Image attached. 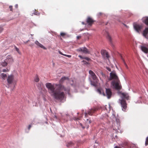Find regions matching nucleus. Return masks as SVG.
<instances>
[{
	"instance_id": "43",
	"label": "nucleus",
	"mask_w": 148,
	"mask_h": 148,
	"mask_svg": "<svg viewBox=\"0 0 148 148\" xmlns=\"http://www.w3.org/2000/svg\"><path fill=\"white\" fill-rule=\"evenodd\" d=\"M59 53H60V54H61V55H64V54H62V53L61 52H60V51H59Z\"/></svg>"
},
{
	"instance_id": "18",
	"label": "nucleus",
	"mask_w": 148,
	"mask_h": 148,
	"mask_svg": "<svg viewBox=\"0 0 148 148\" xmlns=\"http://www.w3.org/2000/svg\"><path fill=\"white\" fill-rule=\"evenodd\" d=\"M107 52L106 50L103 49L101 50V53L103 56H105V54Z\"/></svg>"
},
{
	"instance_id": "8",
	"label": "nucleus",
	"mask_w": 148,
	"mask_h": 148,
	"mask_svg": "<svg viewBox=\"0 0 148 148\" xmlns=\"http://www.w3.org/2000/svg\"><path fill=\"white\" fill-rule=\"evenodd\" d=\"M78 51H79L83 52L85 53H89L90 52L86 47H82L79 48Z\"/></svg>"
},
{
	"instance_id": "54",
	"label": "nucleus",
	"mask_w": 148,
	"mask_h": 148,
	"mask_svg": "<svg viewBox=\"0 0 148 148\" xmlns=\"http://www.w3.org/2000/svg\"><path fill=\"white\" fill-rule=\"evenodd\" d=\"M88 128V127H87V128Z\"/></svg>"
},
{
	"instance_id": "46",
	"label": "nucleus",
	"mask_w": 148,
	"mask_h": 148,
	"mask_svg": "<svg viewBox=\"0 0 148 148\" xmlns=\"http://www.w3.org/2000/svg\"><path fill=\"white\" fill-rule=\"evenodd\" d=\"M101 74L103 76V72H101Z\"/></svg>"
},
{
	"instance_id": "11",
	"label": "nucleus",
	"mask_w": 148,
	"mask_h": 148,
	"mask_svg": "<svg viewBox=\"0 0 148 148\" xmlns=\"http://www.w3.org/2000/svg\"><path fill=\"white\" fill-rule=\"evenodd\" d=\"M5 60L8 63H11L13 61L12 58L10 55L8 56H7L6 59H5Z\"/></svg>"
},
{
	"instance_id": "38",
	"label": "nucleus",
	"mask_w": 148,
	"mask_h": 148,
	"mask_svg": "<svg viewBox=\"0 0 148 148\" xmlns=\"http://www.w3.org/2000/svg\"><path fill=\"white\" fill-rule=\"evenodd\" d=\"M81 38V36H78L77 37V40L80 39Z\"/></svg>"
},
{
	"instance_id": "53",
	"label": "nucleus",
	"mask_w": 148,
	"mask_h": 148,
	"mask_svg": "<svg viewBox=\"0 0 148 148\" xmlns=\"http://www.w3.org/2000/svg\"><path fill=\"white\" fill-rule=\"evenodd\" d=\"M26 132H27V133H28V131H27H27H26Z\"/></svg>"
},
{
	"instance_id": "23",
	"label": "nucleus",
	"mask_w": 148,
	"mask_h": 148,
	"mask_svg": "<svg viewBox=\"0 0 148 148\" xmlns=\"http://www.w3.org/2000/svg\"><path fill=\"white\" fill-rule=\"evenodd\" d=\"M33 14L35 15H40V14L38 12V11L36 10L34 11Z\"/></svg>"
},
{
	"instance_id": "17",
	"label": "nucleus",
	"mask_w": 148,
	"mask_h": 148,
	"mask_svg": "<svg viewBox=\"0 0 148 148\" xmlns=\"http://www.w3.org/2000/svg\"><path fill=\"white\" fill-rule=\"evenodd\" d=\"M0 76L3 79H5V78L7 77V75L6 74H5L4 73H2L0 75Z\"/></svg>"
},
{
	"instance_id": "3",
	"label": "nucleus",
	"mask_w": 148,
	"mask_h": 148,
	"mask_svg": "<svg viewBox=\"0 0 148 148\" xmlns=\"http://www.w3.org/2000/svg\"><path fill=\"white\" fill-rule=\"evenodd\" d=\"M112 84L114 88L116 90H120L122 88V86L119 80L113 81L112 82Z\"/></svg>"
},
{
	"instance_id": "25",
	"label": "nucleus",
	"mask_w": 148,
	"mask_h": 148,
	"mask_svg": "<svg viewBox=\"0 0 148 148\" xmlns=\"http://www.w3.org/2000/svg\"><path fill=\"white\" fill-rule=\"evenodd\" d=\"M35 81L36 82H38L39 80V79L38 77L37 76L34 79Z\"/></svg>"
},
{
	"instance_id": "19",
	"label": "nucleus",
	"mask_w": 148,
	"mask_h": 148,
	"mask_svg": "<svg viewBox=\"0 0 148 148\" xmlns=\"http://www.w3.org/2000/svg\"><path fill=\"white\" fill-rule=\"evenodd\" d=\"M8 64V63L5 60L3 62L1 63V64L3 66H5L7 65Z\"/></svg>"
},
{
	"instance_id": "6",
	"label": "nucleus",
	"mask_w": 148,
	"mask_h": 148,
	"mask_svg": "<svg viewBox=\"0 0 148 148\" xmlns=\"http://www.w3.org/2000/svg\"><path fill=\"white\" fill-rule=\"evenodd\" d=\"M110 76L111 79H114L115 81L119 80L115 72H111L110 73Z\"/></svg>"
},
{
	"instance_id": "40",
	"label": "nucleus",
	"mask_w": 148,
	"mask_h": 148,
	"mask_svg": "<svg viewBox=\"0 0 148 148\" xmlns=\"http://www.w3.org/2000/svg\"><path fill=\"white\" fill-rule=\"evenodd\" d=\"M15 7L16 8H18V4H16L15 5Z\"/></svg>"
},
{
	"instance_id": "21",
	"label": "nucleus",
	"mask_w": 148,
	"mask_h": 148,
	"mask_svg": "<svg viewBox=\"0 0 148 148\" xmlns=\"http://www.w3.org/2000/svg\"><path fill=\"white\" fill-rule=\"evenodd\" d=\"M107 106L106 105L105 109L107 111H110V105L109 104L107 107Z\"/></svg>"
},
{
	"instance_id": "32",
	"label": "nucleus",
	"mask_w": 148,
	"mask_h": 148,
	"mask_svg": "<svg viewBox=\"0 0 148 148\" xmlns=\"http://www.w3.org/2000/svg\"><path fill=\"white\" fill-rule=\"evenodd\" d=\"M84 59H85L88 61H89L90 60V58H89L88 57H84Z\"/></svg>"
},
{
	"instance_id": "24",
	"label": "nucleus",
	"mask_w": 148,
	"mask_h": 148,
	"mask_svg": "<svg viewBox=\"0 0 148 148\" xmlns=\"http://www.w3.org/2000/svg\"><path fill=\"white\" fill-rule=\"evenodd\" d=\"M14 47L16 51L18 52V53L19 54H21V52L19 51V49L18 48H17L16 46H15Z\"/></svg>"
},
{
	"instance_id": "49",
	"label": "nucleus",
	"mask_w": 148,
	"mask_h": 148,
	"mask_svg": "<svg viewBox=\"0 0 148 148\" xmlns=\"http://www.w3.org/2000/svg\"><path fill=\"white\" fill-rule=\"evenodd\" d=\"M103 119H104V120H105L106 119L105 118V117H104L103 118Z\"/></svg>"
},
{
	"instance_id": "27",
	"label": "nucleus",
	"mask_w": 148,
	"mask_h": 148,
	"mask_svg": "<svg viewBox=\"0 0 148 148\" xmlns=\"http://www.w3.org/2000/svg\"><path fill=\"white\" fill-rule=\"evenodd\" d=\"M9 8L10 9V11L12 12H13V8L12 6L11 5H10L9 6Z\"/></svg>"
},
{
	"instance_id": "44",
	"label": "nucleus",
	"mask_w": 148,
	"mask_h": 148,
	"mask_svg": "<svg viewBox=\"0 0 148 148\" xmlns=\"http://www.w3.org/2000/svg\"><path fill=\"white\" fill-rule=\"evenodd\" d=\"M114 148H119V147L117 146H116L114 147Z\"/></svg>"
},
{
	"instance_id": "7",
	"label": "nucleus",
	"mask_w": 148,
	"mask_h": 148,
	"mask_svg": "<svg viewBox=\"0 0 148 148\" xmlns=\"http://www.w3.org/2000/svg\"><path fill=\"white\" fill-rule=\"evenodd\" d=\"M134 29L138 33L140 31L141 29L143 28L142 25H139L138 24H134Z\"/></svg>"
},
{
	"instance_id": "55",
	"label": "nucleus",
	"mask_w": 148,
	"mask_h": 148,
	"mask_svg": "<svg viewBox=\"0 0 148 148\" xmlns=\"http://www.w3.org/2000/svg\"><path fill=\"white\" fill-rule=\"evenodd\" d=\"M87 120H88V119H87Z\"/></svg>"
},
{
	"instance_id": "29",
	"label": "nucleus",
	"mask_w": 148,
	"mask_h": 148,
	"mask_svg": "<svg viewBox=\"0 0 148 148\" xmlns=\"http://www.w3.org/2000/svg\"><path fill=\"white\" fill-rule=\"evenodd\" d=\"M97 91L100 94H101L102 92V90H101L100 89H97Z\"/></svg>"
},
{
	"instance_id": "33",
	"label": "nucleus",
	"mask_w": 148,
	"mask_h": 148,
	"mask_svg": "<svg viewBox=\"0 0 148 148\" xmlns=\"http://www.w3.org/2000/svg\"><path fill=\"white\" fill-rule=\"evenodd\" d=\"M113 120H116V121L119 120V119H116V118H115V116H114V115L113 116Z\"/></svg>"
},
{
	"instance_id": "9",
	"label": "nucleus",
	"mask_w": 148,
	"mask_h": 148,
	"mask_svg": "<svg viewBox=\"0 0 148 148\" xmlns=\"http://www.w3.org/2000/svg\"><path fill=\"white\" fill-rule=\"evenodd\" d=\"M97 110V109L95 108L92 109L91 110H90L88 111V113H85V116H86L88 114L90 115H92V114Z\"/></svg>"
},
{
	"instance_id": "26",
	"label": "nucleus",
	"mask_w": 148,
	"mask_h": 148,
	"mask_svg": "<svg viewBox=\"0 0 148 148\" xmlns=\"http://www.w3.org/2000/svg\"><path fill=\"white\" fill-rule=\"evenodd\" d=\"M145 144L146 146L148 144V136L146 138Z\"/></svg>"
},
{
	"instance_id": "36",
	"label": "nucleus",
	"mask_w": 148,
	"mask_h": 148,
	"mask_svg": "<svg viewBox=\"0 0 148 148\" xmlns=\"http://www.w3.org/2000/svg\"><path fill=\"white\" fill-rule=\"evenodd\" d=\"M9 71V70L8 69H3L2 71L3 72H5L6 71Z\"/></svg>"
},
{
	"instance_id": "28",
	"label": "nucleus",
	"mask_w": 148,
	"mask_h": 148,
	"mask_svg": "<svg viewBox=\"0 0 148 148\" xmlns=\"http://www.w3.org/2000/svg\"><path fill=\"white\" fill-rule=\"evenodd\" d=\"M66 35V34L64 33L61 32L60 33V35L62 37H64Z\"/></svg>"
},
{
	"instance_id": "12",
	"label": "nucleus",
	"mask_w": 148,
	"mask_h": 148,
	"mask_svg": "<svg viewBox=\"0 0 148 148\" xmlns=\"http://www.w3.org/2000/svg\"><path fill=\"white\" fill-rule=\"evenodd\" d=\"M95 21L90 17H88L86 20V22L89 25L91 26L93 24Z\"/></svg>"
},
{
	"instance_id": "42",
	"label": "nucleus",
	"mask_w": 148,
	"mask_h": 148,
	"mask_svg": "<svg viewBox=\"0 0 148 148\" xmlns=\"http://www.w3.org/2000/svg\"><path fill=\"white\" fill-rule=\"evenodd\" d=\"M29 40H28L26 42H24V43L25 44H26L28 42H29Z\"/></svg>"
},
{
	"instance_id": "31",
	"label": "nucleus",
	"mask_w": 148,
	"mask_h": 148,
	"mask_svg": "<svg viewBox=\"0 0 148 148\" xmlns=\"http://www.w3.org/2000/svg\"><path fill=\"white\" fill-rule=\"evenodd\" d=\"M107 37L108 39L110 41H111V38L110 36L109 35H108Z\"/></svg>"
},
{
	"instance_id": "51",
	"label": "nucleus",
	"mask_w": 148,
	"mask_h": 148,
	"mask_svg": "<svg viewBox=\"0 0 148 148\" xmlns=\"http://www.w3.org/2000/svg\"><path fill=\"white\" fill-rule=\"evenodd\" d=\"M89 123H91L90 121H89Z\"/></svg>"
},
{
	"instance_id": "20",
	"label": "nucleus",
	"mask_w": 148,
	"mask_h": 148,
	"mask_svg": "<svg viewBox=\"0 0 148 148\" xmlns=\"http://www.w3.org/2000/svg\"><path fill=\"white\" fill-rule=\"evenodd\" d=\"M74 145V143L72 142H70L69 143L66 145V146L68 147H71L72 146Z\"/></svg>"
},
{
	"instance_id": "16",
	"label": "nucleus",
	"mask_w": 148,
	"mask_h": 148,
	"mask_svg": "<svg viewBox=\"0 0 148 148\" xmlns=\"http://www.w3.org/2000/svg\"><path fill=\"white\" fill-rule=\"evenodd\" d=\"M121 95L125 99L127 100L129 99V96L127 94L125 93H122Z\"/></svg>"
},
{
	"instance_id": "45",
	"label": "nucleus",
	"mask_w": 148,
	"mask_h": 148,
	"mask_svg": "<svg viewBox=\"0 0 148 148\" xmlns=\"http://www.w3.org/2000/svg\"><path fill=\"white\" fill-rule=\"evenodd\" d=\"M81 126H82V127L83 128H84L85 127H82V124H81Z\"/></svg>"
},
{
	"instance_id": "34",
	"label": "nucleus",
	"mask_w": 148,
	"mask_h": 148,
	"mask_svg": "<svg viewBox=\"0 0 148 148\" xmlns=\"http://www.w3.org/2000/svg\"><path fill=\"white\" fill-rule=\"evenodd\" d=\"M106 69L107 70H108L109 71H111V69L110 68H109L108 67H106Z\"/></svg>"
},
{
	"instance_id": "2",
	"label": "nucleus",
	"mask_w": 148,
	"mask_h": 148,
	"mask_svg": "<svg viewBox=\"0 0 148 148\" xmlns=\"http://www.w3.org/2000/svg\"><path fill=\"white\" fill-rule=\"evenodd\" d=\"M143 22L148 27H146L143 31L142 34L143 36L147 37V34H148V16H145L142 18Z\"/></svg>"
},
{
	"instance_id": "4",
	"label": "nucleus",
	"mask_w": 148,
	"mask_h": 148,
	"mask_svg": "<svg viewBox=\"0 0 148 148\" xmlns=\"http://www.w3.org/2000/svg\"><path fill=\"white\" fill-rule=\"evenodd\" d=\"M106 94H105L104 92L103 94L104 96H107L108 99H110L112 95V92L110 88H106Z\"/></svg>"
},
{
	"instance_id": "15",
	"label": "nucleus",
	"mask_w": 148,
	"mask_h": 148,
	"mask_svg": "<svg viewBox=\"0 0 148 148\" xmlns=\"http://www.w3.org/2000/svg\"><path fill=\"white\" fill-rule=\"evenodd\" d=\"M35 43L38 46H39L40 47H41L43 49H44L46 50L47 48L45 47L44 46L40 44L39 42L38 41L36 40L35 42Z\"/></svg>"
},
{
	"instance_id": "41",
	"label": "nucleus",
	"mask_w": 148,
	"mask_h": 148,
	"mask_svg": "<svg viewBox=\"0 0 148 148\" xmlns=\"http://www.w3.org/2000/svg\"><path fill=\"white\" fill-rule=\"evenodd\" d=\"M79 57L81 58V59H84V58H83V57L82 56H79Z\"/></svg>"
},
{
	"instance_id": "37",
	"label": "nucleus",
	"mask_w": 148,
	"mask_h": 148,
	"mask_svg": "<svg viewBox=\"0 0 148 148\" xmlns=\"http://www.w3.org/2000/svg\"><path fill=\"white\" fill-rule=\"evenodd\" d=\"M64 56H65L69 58H70L71 57V55H66V54H64Z\"/></svg>"
},
{
	"instance_id": "1",
	"label": "nucleus",
	"mask_w": 148,
	"mask_h": 148,
	"mask_svg": "<svg viewBox=\"0 0 148 148\" xmlns=\"http://www.w3.org/2000/svg\"><path fill=\"white\" fill-rule=\"evenodd\" d=\"M68 79L66 77H62L59 81V84H56L55 87L53 85L50 83H47L45 85L49 93L54 99L60 101L63 100L65 97V93L69 94L70 88L65 87L62 84L64 81Z\"/></svg>"
},
{
	"instance_id": "39",
	"label": "nucleus",
	"mask_w": 148,
	"mask_h": 148,
	"mask_svg": "<svg viewBox=\"0 0 148 148\" xmlns=\"http://www.w3.org/2000/svg\"><path fill=\"white\" fill-rule=\"evenodd\" d=\"M31 127V125H29L28 127V130H29V129Z\"/></svg>"
},
{
	"instance_id": "5",
	"label": "nucleus",
	"mask_w": 148,
	"mask_h": 148,
	"mask_svg": "<svg viewBox=\"0 0 148 148\" xmlns=\"http://www.w3.org/2000/svg\"><path fill=\"white\" fill-rule=\"evenodd\" d=\"M121 104L122 108V110L124 111H125L127 107V104L125 101L123 99L121 100Z\"/></svg>"
},
{
	"instance_id": "52",
	"label": "nucleus",
	"mask_w": 148,
	"mask_h": 148,
	"mask_svg": "<svg viewBox=\"0 0 148 148\" xmlns=\"http://www.w3.org/2000/svg\"><path fill=\"white\" fill-rule=\"evenodd\" d=\"M105 115L106 116H107V117H108V116L106 114H105Z\"/></svg>"
},
{
	"instance_id": "30",
	"label": "nucleus",
	"mask_w": 148,
	"mask_h": 148,
	"mask_svg": "<svg viewBox=\"0 0 148 148\" xmlns=\"http://www.w3.org/2000/svg\"><path fill=\"white\" fill-rule=\"evenodd\" d=\"M105 56L107 58H108L109 57V56L108 52H107L105 54Z\"/></svg>"
},
{
	"instance_id": "47",
	"label": "nucleus",
	"mask_w": 148,
	"mask_h": 148,
	"mask_svg": "<svg viewBox=\"0 0 148 148\" xmlns=\"http://www.w3.org/2000/svg\"><path fill=\"white\" fill-rule=\"evenodd\" d=\"M76 120H80L81 119H80V118H77V119H76Z\"/></svg>"
},
{
	"instance_id": "35",
	"label": "nucleus",
	"mask_w": 148,
	"mask_h": 148,
	"mask_svg": "<svg viewBox=\"0 0 148 148\" xmlns=\"http://www.w3.org/2000/svg\"><path fill=\"white\" fill-rule=\"evenodd\" d=\"M3 30V28L2 27H0V33H1Z\"/></svg>"
},
{
	"instance_id": "48",
	"label": "nucleus",
	"mask_w": 148,
	"mask_h": 148,
	"mask_svg": "<svg viewBox=\"0 0 148 148\" xmlns=\"http://www.w3.org/2000/svg\"><path fill=\"white\" fill-rule=\"evenodd\" d=\"M99 14L100 15H101L102 14V13H101V12L99 13Z\"/></svg>"
},
{
	"instance_id": "10",
	"label": "nucleus",
	"mask_w": 148,
	"mask_h": 148,
	"mask_svg": "<svg viewBox=\"0 0 148 148\" xmlns=\"http://www.w3.org/2000/svg\"><path fill=\"white\" fill-rule=\"evenodd\" d=\"M14 79V76L12 75L9 76L7 79V81L8 84H11L12 83Z\"/></svg>"
},
{
	"instance_id": "13",
	"label": "nucleus",
	"mask_w": 148,
	"mask_h": 148,
	"mask_svg": "<svg viewBox=\"0 0 148 148\" xmlns=\"http://www.w3.org/2000/svg\"><path fill=\"white\" fill-rule=\"evenodd\" d=\"M147 47L148 48L144 46H140V48L142 51L146 53H148V45ZM147 56L148 57V54Z\"/></svg>"
},
{
	"instance_id": "14",
	"label": "nucleus",
	"mask_w": 148,
	"mask_h": 148,
	"mask_svg": "<svg viewBox=\"0 0 148 148\" xmlns=\"http://www.w3.org/2000/svg\"><path fill=\"white\" fill-rule=\"evenodd\" d=\"M89 73L91 75L92 79L94 80H96L97 78L96 75L91 70H90Z\"/></svg>"
},
{
	"instance_id": "22",
	"label": "nucleus",
	"mask_w": 148,
	"mask_h": 148,
	"mask_svg": "<svg viewBox=\"0 0 148 148\" xmlns=\"http://www.w3.org/2000/svg\"><path fill=\"white\" fill-rule=\"evenodd\" d=\"M121 58L124 63V64L125 66V67L127 69H128V66H127V64H126L125 60H124V59H123V58H122V56H121Z\"/></svg>"
},
{
	"instance_id": "50",
	"label": "nucleus",
	"mask_w": 148,
	"mask_h": 148,
	"mask_svg": "<svg viewBox=\"0 0 148 148\" xmlns=\"http://www.w3.org/2000/svg\"><path fill=\"white\" fill-rule=\"evenodd\" d=\"M45 123H46V124H47V122H46V121H45Z\"/></svg>"
}]
</instances>
